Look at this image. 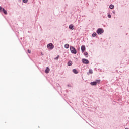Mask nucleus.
I'll list each match as a JSON object with an SVG mask.
<instances>
[{
  "instance_id": "1",
  "label": "nucleus",
  "mask_w": 129,
  "mask_h": 129,
  "mask_svg": "<svg viewBox=\"0 0 129 129\" xmlns=\"http://www.w3.org/2000/svg\"><path fill=\"white\" fill-rule=\"evenodd\" d=\"M70 50L72 54H76V53H77V51L76 50V49H75V48H74L73 46L70 47Z\"/></svg>"
},
{
  "instance_id": "2",
  "label": "nucleus",
  "mask_w": 129,
  "mask_h": 129,
  "mask_svg": "<svg viewBox=\"0 0 129 129\" xmlns=\"http://www.w3.org/2000/svg\"><path fill=\"white\" fill-rule=\"evenodd\" d=\"M103 32H104V31L103 30V29H102L101 28H99L97 30V33L98 35H101V34H102V33H103Z\"/></svg>"
},
{
  "instance_id": "3",
  "label": "nucleus",
  "mask_w": 129,
  "mask_h": 129,
  "mask_svg": "<svg viewBox=\"0 0 129 129\" xmlns=\"http://www.w3.org/2000/svg\"><path fill=\"white\" fill-rule=\"evenodd\" d=\"M47 47L48 49H50V50H52V49H54V45H53L52 43H49L47 45Z\"/></svg>"
},
{
  "instance_id": "4",
  "label": "nucleus",
  "mask_w": 129,
  "mask_h": 129,
  "mask_svg": "<svg viewBox=\"0 0 129 129\" xmlns=\"http://www.w3.org/2000/svg\"><path fill=\"white\" fill-rule=\"evenodd\" d=\"M100 80H97L95 82H93L91 83V85H96L97 83H100Z\"/></svg>"
},
{
  "instance_id": "5",
  "label": "nucleus",
  "mask_w": 129,
  "mask_h": 129,
  "mask_svg": "<svg viewBox=\"0 0 129 129\" xmlns=\"http://www.w3.org/2000/svg\"><path fill=\"white\" fill-rule=\"evenodd\" d=\"M0 12H3L4 14H5V15H7L8 14V13H7V11H6V10H5V9H4L3 8H2L1 6H0Z\"/></svg>"
},
{
  "instance_id": "6",
  "label": "nucleus",
  "mask_w": 129,
  "mask_h": 129,
  "mask_svg": "<svg viewBox=\"0 0 129 129\" xmlns=\"http://www.w3.org/2000/svg\"><path fill=\"white\" fill-rule=\"evenodd\" d=\"M82 61L84 64H89V61L86 59H83Z\"/></svg>"
},
{
  "instance_id": "7",
  "label": "nucleus",
  "mask_w": 129,
  "mask_h": 129,
  "mask_svg": "<svg viewBox=\"0 0 129 129\" xmlns=\"http://www.w3.org/2000/svg\"><path fill=\"white\" fill-rule=\"evenodd\" d=\"M81 50L83 53L85 51V46L84 45L81 46Z\"/></svg>"
},
{
  "instance_id": "8",
  "label": "nucleus",
  "mask_w": 129,
  "mask_h": 129,
  "mask_svg": "<svg viewBox=\"0 0 129 129\" xmlns=\"http://www.w3.org/2000/svg\"><path fill=\"white\" fill-rule=\"evenodd\" d=\"M74 27V26H73V25H72V24L70 25L69 27V29H70V30H74V28H73Z\"/></svg>"
},
{
  "instance_id": "9",
  "label": "nucleus",
  "mask_w": 129,
  "mask_h": 129,
  "mask_svg": "<svg viewBox=\"0 0 129 129\" xmlns=\"http://www.w3.org/2000/svg\"><path fill=\"white\" fill-rule=\"evenodd\" d=\"M50 71V69L48 67L46 68V69L45 70V73H49Z\"/></svg>"
},
{
  "instance_id": "10",
  "label": "nucleus",
  "mask_w": 129,
  "mask_h": 129,
  "mask_svg": "<svg viewBox=\"0 0 129 129\" xmlns=\"http://www.w3.org/2000/svg\"><path fill=\"white\" fill-rule=\"evenodd\" d=\"M73 71L74 73H75V74H77V73H78V72L75 69H73Z\"/></svg>"
},
{
  "instance_id": "11",
  "label": "nucleus",
  "mask_w": 129,
  "mask_h": 129,
  "mask_svg": "<svg viewBox=\"0 0 129 129\" xmlns=\"http://www.w3.org/2000/svg\"><path fill=\"white\" fill-rule=\"evenodd\" d=\"M72 65V61H69L68 62V66H71Z\"/></svg>"
},
{
  "instance_id": "12",
  "label": "nucleus",
  "mask_w": 129,
  "mask_h": 129,
  "mask_svg": "<svg viewBox=\"0 0 129 129\" xmlns=\"http://www.w3.org/2000/svg\"><path fill=\"white\" fill-rule=\"evenodd\" d=\"M64 48H66V49H68V48H69V44H65Z\"/></svg>"
},
{
  "instance_id": "13",
  "label": "nucleus",
  "mask_w": 129,
  "mask_h": 129,
  "mask_svg": "<svg viewBox=\"0 0 129 129\" xmlns=\"http://www.w3.org/2000/svg\"><path fill=\"white\" fill-rule=\"evenodd\" d=\"M110 9H113L114 8V5H110L109 6Z\"/></svg>"
},
{
  "instance_id": "14",
  "label": "nucleus",
  "mask_w": 129,
  "mask_h": 129,
  "mask_svg": "<svg viewBox=\"0 0 129 129\" xmlns=\"http://www.w3.org/2000/svg\"><path fill=\"white\" fill-rule=\"evenodd\" d=\"M84 54L86 56V58H87V57H88L87 55H88V53H87V52H85L84 53Z\"/></svg>"
},
{
  "instance_id": "15",
  "label": "nucleus",
  "mask_w": 129,
  "mask_h": 129,
  "mask_svg": "<svg viewBox=\"0 0 129 129\" xmlns=\"http://www.w3.org/2000/svg\"><path fill=\"white\" fill-rule=\"evenodd\" d=\"M89 72L90 74H92V73H93V72L92 71V70H91V69L89 70Z\"/></svg>"
},
{
  "instance_id": "16",
  "label": "nucleus",
  "mask_w": 129,
  "mask_h": 129,
  "mask_svg": "<svg viewBox=\"0 0 129 129\" xmlns=\"http://www.w3.org/2000/svg\"><path fill=\"white\" fill-rule=\"evenodd\" d=\"M96 33L94 32L92 34V37H96Z\"/></svg>"
},
{
  "instance_id": "17",
  "label": "nucleus",
  "mask_w": 129,
  "mask_h": 129,
  "mask_svg": "<svg viewBox=\"0 0 129 129\" xmlns=\"http://www.w3.org/2000/svg\"><path fill=\"white\" fill-rule=\"evenodd\" d=\"M23 2L25 4H27V3H28V0H23Z\"/></svg>"
},
{
  "instance_id": "18",
  "label": "nucleus",
  "mask_w": 129,
  "mask_h": 129,
  "mask_svg": "<svg viewBox=\"0 0 129 129\" xmlns=\"http://www.w3.org/2000/svg\"><path fill=\"white\" fill-rule=\"evenodd\" d=\"M60 56H59V55H58L56 57H55V58H54V60H58V59H59V57Z\"/></svg>"
},
{
  "instance_id": "19",
  "label": "nucleus",
  "mask_w": 129,
  "mask_h": 129,
  "mask_svg": "<svg viewBox=\"0 0 129 129\" xmlns=\"http://www.w3.org/2000/svg\"><path fill=\"white\" fill-rule=\"evenodd\" d=\"M28 53H29V54H31V50H28Z\"/></svg>"
},
{
  "instance_id": "20",
  "label": "nucleus",
  "mask_w": 129,
  "mask_h": 129,
  "mask_svg": "<svg viewBox=\"0 0 129 129\" xmlns=\"http://www.w3.org/2000/svg\"><path fill=\"white\" fill-rule=\"evenodd\" d=\"M108 18H111V15H110V14H109L108 15Z\"/></svg>"
},
{
  "instance_id": "21",
  "label": "nucleus",
  "mask_w": 129,
  "mask_h": 129,
  "mask_svg": "<svg viewBox=\"0 0 129 129\" xmlns=\"http://www.w3.org/2000/svg\"><path fill=\"white\" fill-rule=\"evenodd\" d=\"M125 129H128V128H126Z\"/></svg>"
},
{
  "instance_id": "22",
  "label": "nucleus",
  "mask_w": 129,
  "mask_h": 129,
  "mask_svg": "<svg viewBox=\"0 0 129 129\" xmlns=\"http://www.w3.org/2000/svg\"><path fill=\"white\" fill-rule=\"evenodd\" d=\"M88 75H89V73H88Z\"/></svg>"
}]
</instances>
